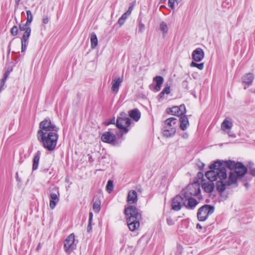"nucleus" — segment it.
Masks as SVG:
<instances>
[{
  "mask_svg": "<svg viewBox=\"0 0 255 255\" xmlns=\"http://www.w3.org/2000/svg\"><path fill=\"white\" fill-rule=\"evenodd\" d=\"M132 10V6H129L128 10L126 12V13H127L128 15H129L131 14V11Z\"/></svg>",
  "mask_w": 255,
  "mask_h": 255,
  "instance_id": "nucleus-46",
  "label": "nucleus"
},
{
  "mask_svg": "<svg viewBox=\"0 0 255 255\" xmlns=\"http://www.w3.org/2000/svg\"><path fill=\"white\" fill-rule=\"evenodd\" d=\"M138 200L137 193L135 190H130L127 197V202L129 204L136 203Z\"/></svg>",
  "mask_w": 255,
  "mask_h": 255,
  "instance_id": "nucleus-14",
  "label": "nucleus"
},
{
  "mask_svg": "<svg viewBox=\"0 0 255 255\" xmlns=\"http://www.w3.org/2000/svg\"><path fill=\"white\" fill-rule=\"evenodd\" d=\"M176 2L178 3L181 1V0H175Z\"/></svg>",
  "mask_w": 255,
  "mask_h": 255,
  "instance_id": "nucleus-61",
  "label": "nucleus"
},
{
  "mask_svg": "<svg viewBox=\"0 0 255 255\" xmlns=\"http://www.w3.org/2000/svg\"><path fill=\"white\" fill-rule=\"evenodd\" d=\"M219 180L216 182V189L219 192H222L226 189L228 183L224 182L223 180Z\"/></svg>",
  "mask_w": 255,
  "mask_h": 255,
  "instance_id": "nucleus-24",
  "label": "nucleus"
},
{
  "mask_svg": "<svg viewBox=\"0 0 255 255\" xmlns=\"http://www.w3.org/2000/svg\"><path fill=\"white\" fill-rule=\"evenodd\" d=\"M53 189L56 192H51L49 195L50 198L49 207L52 210L55 208L57 204L59 201V196L57 195V194H59L58 189L56 187H54Z\"/></svg>",
  "mask_w": 255,
  "mask_h": 255,
  "instance_id": "nucleus-11",
  "label": "nucleus"
},
{
  "mask_svg": "<svg viewBox=\"0 0 255 255\" xmlns=\"http://www.w3.org/2000/svg\"><path fill=\"white\" fill-rule=\"evenodd\" d=\"M113 181L111 180H108L106 186V189L108 192L109 193H111L113 190Z\"/></svg>",
  "mask_w": 255,
  "mask_h": 255,
  "instance_id": "nucleus-32",
  "label": "nucleus"
},
{
  "mask_svg": "<svg viewBox=\"0 0 255 255\" xmlns=\"http://www.w3.org/2000/svg\"><path fill=\"white\" fill-rule=\"evenodd\" d=\"M182 84L184 86H186V88H187V82L186 81H184L182 83Z\"/></svg>",
  "mask_w": 255,
  "mask_h": 255,
  "instance_id": "nucleus-55",
  "label": "nucleus"
},
{
  "mask_svg": "<svg viewBox=\"0 0 255 255\" xmlns=\"http://www.w3.org/2000/svg\"><path fill=\"white\" fill-rule=\"evenodd\" d=\"M209 167L210 170L205 173V176L209 181H214L218 179L223 180L227 178V170L224 166L223 161L216 160Z\"/></svg>",
  "mask_w": 255,
  "mask_h": 255,
  "instance_id": "nucleus-3",
  "label": "nucleus"
},
{
  "mask_svg": "<svg viewBox=\"0 0 255 255\" xmlns=\"http://www.w3.org/2000/svg\"><path fill=\"white\" fill-rule=\"evenodd\" d=\"M93 213L92 212L89 213V221H92V218H93Z\"/></svg>",
  "mask_w": 255,
  "mask_h": 255,
  "instance_id": "nucleus-54",
  "label": "nucleus"
},
{
  "mask_svg": "<svg viewBox=\"0 0 255 255\" xmlns=\"http://www.w3.org/2000/svg\"><path fill=\"white\" fill-rule=\"evenodd\" d=\"M250 174L253 176H255V167H251Z\"/></svg>",
  "mask_w": 255,
  "mask_h": 255,
  "instance_id": "nucleus-44",
  "label": "nucleus"
},
{
  "mask_svg": "<svg viewBox=\"0 0 255 255\" xmlns=\"http://www.w3.org/2000/svg\"><path fill=\"white\" fill-rule=\"evenodd\" d=\"M9 47H10V45L8 46V48H9L8 51V54L10 53V48H9Z\"/></svg>",
  "mask_w": 255,
  "mask_h": 255,
  "instance_id": "nucleus-60",
  "label": "nucleus"
},
{
  "mask_svg": "<svg viewBox=\"0 0 255 255\" xmlns=\"http://www.w3.org/2000/svg\"><path fill=\"white\" fill-rule=\"evenodd\" d=\"M41 152L38 150L34 154L33 159L32 170H35L38 168Z\"/></svg>",
  "mask_w": 255,
  "mask_h": 255,
  "instance_id": "nucleus-21",
  "label": "nucleus"
},
{
  "mask_svg": "<svg viewBox=\"0 0 255 255\" xmlns=\"http://www.w3.org/2000/svg\"><path fill=\"white\" fill-rule=\"evenodd\" d=\"M101 200L98 197L93 199V209L95 212L98 213L101 209Z\"/></svg>",
  "mask_w": 255,
  "mask_h": 255,
  "instance_id": "nucleus-23",
  "label": "nucleus"
},
{
  "mask_svg": "<svg viewBox=\"0 0 255 255\" xmlns=\"http://www.w3.org/2000/svg\"><path fill=\"white\" fill-rule=\"evenodd\" d=\"M128 113L130 117L136 122H137L140 118V113L137 109L129 111Z\"/></svg>",
  "mask_w": 255,
  "mask_h": 255,
  "instance_id": "nucleus-22",
  "label": "nucleus"
},
{
  "mask_svg": "<svg viewBox=\"0 0 255 255\" xmlns=\"http://www.w3.org/2000/svg\"><path fill=\"white\" fill-rule=\"evenodd\" d=\"M90 40L91 44V48L92 49H94L96 47V46L98 44V39L96 35L94 33H93L91 34Z\"/></svg>",
  "mask_w": 255,
  "mask_h": 255,
  "instance_id": "nucleus-28",
  "label": "nucleus"
},
{
  "mask_svg": "<svg viewBox=\"0 0 255 255\" xmlns=\"http://www.w3.org/2000/svg\"><path fill=\"white\" fill-rule=\"evenodd\" d=\"M128 14H127V13H124L122 15V16L121 17L123 19H124V20H125L127 18V17H128Z\"/></svg>",
  "mask_w": 255,
  "mask_h": 255,
  "instance_id": "nucleus-49",
  "label": "nucleus"
},
{
  "mask_svg": "<svg viewBox=\"0 0 255 255\" xmlns=\"http://www.w3.org/2000/svg\"><path fill=\"white\" fill-rule=\"evenodd\" d=\"M175 0H168V6L170 7L171 8H174V2Z\"/></svg>",
  "mask_w": 255,
  "mask_h": 255,
  "instance_id": "nucleus-39",
  "label": "nucleus"
},
{
  "mask_svg": "<svg viewBox=\"0 0 255 255\" xmlns=\"http://www.w3.org/2000/svg\"><path fill=\"white\" fill-rule=\"evenodd\" d=\"M254 79V76L252 73H249L242 77V81L244 83L250 86L252 85L253 81Z\"/></svg>",
  "mask_w": 255,
  "mask_h": 255,
  "instance_id": "nucleus-19",
  "label": "nucleus"
},
{
  "mask_svg": "<svg viewBox=\"0 0 255 255\" xmlns=\"http://www.w3.org/2000/svg\"><path fill=\"white\" fill-rule=\"evenodd\" d=\"M16 179H17V180L19 181L18 173L17 172L16 173Z\"/></svg>",
  "mask_w": 255,
  "mask_h": 255,
  "instance_id": "nucleus-59",
  "label": "nucleus"
},
{
  "mask_svg": "<svg viewBox=\"0 0 255 255\" xmlns=\"http://www.w3.org/2000/svg\"><path fill=\"white\" fill-rule=\"evenodd\" d=\"M115 118H113L109 122H108L107 123V125H109L110 124H115Z\"/></svg>",
  "mask_w": 255,
  "mask_h": 255,
  "instance_id": "nucleus-47",
  "label": "nucleus"
},
{
  "mask_svg": "<svg viewBox=\"0 0 255 255\" xmlns=\"http://www.w3.org/2000/svg\"><path fill=\"white\" fill-rule=\"evenodd\" d=\"M227 132L228 133L229 136L230 137H231L232 138H235L236 137V134L235 133H233L232 132L227 131Z\"/></svg>",
  "mask_w": 255,
  "mask_h": 255,
  "instance_id": "nucleus-43",
  "label": "nucleus"
},
{
  "mask_svg": "<svg viewBox=\"0 0 255 255\" xmlns=\"http://www.w3.org/2000/svg\"><path fill=\"white\" fill-rule=\"evenodd\" d=\"M153 81L156 82V85L154 86V90L156 92L159 91L161 89V86L163 83V78L161 76H156L153 78Z\"/></svg>",
  "mask_w": 255,
  "mask_h": 255,
  "instance_id": "nucleus-20",
  "label": "nucleus"
},
{
  "mask_svg": "<svg viewBox=\"0 0 255 255\" xmlns=\"http://www.w3.org/2000/svg\"><path fill=\"white\" fill-rule=\"evenodd\" d=\"M118 119H122L123 123L127 126H130L131 123V120L127 117V115L125 113H121V117L118 118Z\"/></svg>",
  "mask_w": 255,
  "mask_h": 255,
  "instance_id": "nucleus-26",
  "label": "nucleus"
},
{
  "mask_svg": "<svg viewBox=\"0 0 255 255\" xmlns=\"http://www.w3.org/2000/svg\"><path fill=\"white\" fill-rule=\"evenodd\" d=\"M26 14H27V19H30V20H32L33 16H32L31 11L30 10H28L26 11Z\"/></svg>",
  "mask_w": 255,
  "mask_h": 255,
  "instance_id": "nucleus-37",
  "label": "nucleus"
},
{
  "mask_svg": "<svg viewBox=\"0 0 255 255\" xmlns=\"http://www.w3.org/2000/svg\"><path fill=\"white\" fill-rule=\"evenodd\" d=\"M75 236L73 233L69 235L64 241V248L65 252L70 255L76 247V245L74 244Z\"/></svg>",
  "mask_w": 255,
  "mask_h": 255,
  "instance_id": "nucleus-9",
  "label": "nucleus"
},
{
  "mask_svg": "<svg viewBox=\"0 0 255 255\" xmlns=\"http://www.w3.org/2000/svg\"><path fill=\"white\" fill-rule=\"evenodd\" d=\"M233 123L231 119L226 118L221 125V128L223 130L227 132V130L231 129Z\"/></svg>",
  "mask_w": 255,
  "mask_h": 255,
  "instance_id": "nucleus-18",
  "label": "nucleus"
},
{
  "mask_svg": "<svg viewBox=\"0 0 255 255\" xmlns=\"http://www.w3.org/2000/svg\"><path fill=\"white\" fill-rule=\"evenodd\" d=\"M21 52H24L26 49L28 41H23L21 40Z\"/></svg>",
  "mask_w": 255,
  "mask_h": 255,
  "instance_id": "nucleus-36",
  "label": "nucleus"
},
{
  "mask_svg": "<svg viewBox=\"0 0 255 255\" xmlns=\"http://www.w3.org/2000/svg\"><path fill=\"white\" fill-rule=\"evenodd\" d=\"M123 78L118 77L115 78L113 80L112 82V91L115 93H117L119 90V87L123 82Z\"/></svg>",
  "mask_w": 255,
  "mask_h": 255,
  "instance_id": "nucleus-15",
  "label": "nucleus"
},
{
  "mask_svg": "<svg viewBox=\"0 0 255 255\" xmlns=\"http://www.w3.org/2000/svg\"><path fill=\"white\" fill-rule=\"evenodd\" d=\"M160 29L163 32V35L167 33L168 31V27L166 23L164 22H162L160 24Z\"/></svg>",
  "mask_w": 255,
  "mask_h": 255,
  "instance_id": "nucleus-33",
  "label": "nucleus"
},
{
  "mask_svg": "<svg viewBox=\"0 0 255 255\" xmlns=\"http://www.w3.org/2000/svg\"><path fill=\"white\" fill-rule=\"evenodd\" d=\"M31 33V28H28L26 29V30L24 31L23 36L21 38V40H23V41H28V40L29 39V37Z\"/></svg>",
  "mask_w": 255,
  "mask_h": 255,
  "instance_id": "nucleus-29",
  "label": "nucleus"
},
{
  "mask_svg": "<svg viewBox=\"0 0 255 255\" xmlns=\"http://www.w3.org/2000/svg\"><path fill=\"white\" fill-rule=\"evenodd\" d=\"M225 168L228 167L230 170L235 169L234 172L238 177H243L247 172V168L241 162H237L231 160L223 161Z\"/></svg>",
  "mask_w": 255,
  "mask_h": 255,
  "instance_id": "nucleus-7",
  "label": "nucleus"
},
{
  "mask_svg": "<svg viewBox=\"0 0 255 255\" xmlns=\"http://www.w3.org/2000/svg\"><path fill=\"white\" fill-rule=\"evenodd\" d=\"M124 213L127 216L126 221L129 229L132 232L137 230L142 218L141 212L135 206L130 205L125 208Z\"/></svg>",
  "mask_w": 255,
  "mask_h": 255,
  "instance_id": "nucleus-2",
  "label": "nucleus"
},
{
  "mask_svg": "<svg viewBox=\"0 0 255 255\" xmlns=\"http://www.w3.org/2000/svg\"><path fill=\"white\" fill-rule=\"evenodd\" d=\"M164 95L165 94L163 92H161L160 93V94H159V95H158V97H159V99L163 98V97L164 96Z\"/></svg>",
  "mask_w": 255,
  "mask_h": 255,
  "instance_id": "nucleus-53",
  "label": "nucleus"
},
{
  "mask_svg": "<svg viewBox=\"0 0 255 255\" xmlns=\"http://www.w3.org/2000/svg\"><path fill=\"white\" fill-rule=\"evenodd\" d=\"M125 21V20H124L121 17H120L118 20V23L120 26H122L124 24Z\"/></svg>",
  "mask_w": 255,
  "mask_h": 255,
  "instance_id": "nucleus-42",
  "label": "nucleus"
},
{
  "mask_svg": "<svg viewBox=\"0 0 255 255\" xmlns=\"http://www.w3.org/2000/svg\"><path fill=\"white\" fill-rule=\"evenodd\" d=\"M4 83H5V81L1 80V82H0V89H2V87L4 86Z\"/></svg>",
  "mask_w": 255,
  "mask_h": 255,
  "instance_id": "nucleus-52",
  "label": "nucleus"
},
{
  "mask_svg": "<svg viewBox=\"0 0 255 255\" xmlns=\"http://www.w3.org/2000/svg\"><path fill=\"white\" fill-rule=\"evenodd\" d=\"M237 177H239L237 175V174H236L234 171H231L228 179V185L236 183L237 181Z\"/></svg>",
  "mask_w": 255,
  "mask_h": 255,
  "instance_id": "nucleus-25",
  "label": "nucleus"
},
{
  "mask_svg": "<svg viewBox=\"0 0 255 255\" xmlns=\"http://www.w3.org/2000/svg\"><path fill=\"white\" fill-rule=\"evenodd\" d=\"M183 136V137L184 138H187V137H188V134H186V133H184V134L183 135V136Z\"/></svg>",
  "mask_w": 255,
  "mask_h": 255,
  "instance_id": "nucleus-58",
  "label": "nucleus"
},
{
  "mask_svg": "<svg viewBox=\"0 0 255 255\" xmlns=\"http://www.w3.org/2000/svg\"><path fill=\"white\" fill-rule=\"evenodd\" d=\"M202 187L206 192L211 193L214 189L215 185L213 181H208V182H203Z\"/></svg>",
  "mask_w": 255,
  "mask_h": 255,
  "instance_id": "nucleus-17",
  "label": "nucleus"
},
{
  "mask_svg": "<svg viewBox=\"0 0 255 255\" xmlns=\"http://www.w3.org/2000/svg\"><path fill=\"white\" fill-rule=\"evenodd\" d=\"M215 210V208L211 205H204L200 207L197 212V218L200 221H205L212 214Z\"/></svg>",
  "mask_w": 255,
  "mask_h": 255,
  "instance_id": "nucleus-8",
  "label": "nucleus"
},
{
  "mask_svg": "<svg viewBox=\"0 0 255 255\" xmlns=\"http://www.w3.org/2000/svg\"><path fill=\"white\" fill-rule=\"evenodd\" d=\"M138 31L139 33H142L145 30V25L141 22V18L138 17Z\"/></svg>",
  "mask_w": 255,
  "mask_h": 255,
  "instance_id": "nucleus-31",
  "label": "nucleus"
},
{
  "mask_svg": "<svg viewBox=\"0 0 255 255\" xmlns=\"http://www.w3.org/2000/svg\"><path fill=\"white\" fill-rule=\"evenodd\" d=\"M59 128L54 124L52 123L50 119L47 118L41 121L39 124V128L37 131V135L48 133V132H58Z\"/></svg>",
  "mask_w": 255,
  "mask_h": 255,
  "instance_id": "nucleus-6",
  "label": "nucleus"
},
{
  "mask_svg": "<svg viewBox=\"0 0 255 255\" xmlns=\"http://www.w3.org/2000/svg\"><path fill=\"white\" fill-rule=\"evenodd\" d=\"M89 161L90 162H92L93 161V159L92 157V156H90L89 157Z\"/></svg>",
  "mask_w": 255,
  "mask_h": 255,
  "instance_id": "nucleus-56",
  "label": "nucleus"
},
{
  "mask_svg": "<svg viewBox=\"0 0 255 255\" xmlns=\"http://www.w3.org/2000/svg\"><path fill=\"white\" fill-rule=\"evenodd\" d=\"M190 66L192 67H196L198 69L202 70L203 69L204 64L203 63L198 64L195 61H192L190 64Z\"/></svg>",
  "mask_w": 255,
  "mask_h": 255,
  "instance_id": "nucleus-30",
  "label": "nucleus"
},
{
  "mask_svg": "<svg viewBox=\"0 0 255 255\" xmlns=\"http://www.w3.org/2000/svg\"><path fill=\"white\" fill-rule=\"evenodd\" d=\"M116 135L110 131L104 132L101 136V139L104 142L111 143L115 141Z\"/></svg>",
  "mask_w": 255,
  "mask_h": 255,
  "instance_id": "nucleus-13",
  "label": "nucleus"
},
{
  "mask_svg": "<svg viewBox=\"0 0 255 255\" xmlns=\"http://www.w3.org/2000/svg\"><path fill=\"white\" fill-rule=\"evenodd\" d=\"M166 220H167V224L169 225H172L174 223L173 221L170 218H167Z\"/></svg>",
  "mask_w": 255,
  "mask_h": 255,
  "instance_id": "nucleus-41",
  "label": "nucleus"
},
{
  "mask_svg": "<svg viewBox=\"0 0 255 255\" xmlns=\"http://www.w3.org/2000/svg\"><path fill=\"white\" fill-rule=\"evenodd\" d=\"M10 33L13 36H16L18 34V28L16 26H13L10 30Z\"/></svg>",
  "mask_w": 255,
  "mask_h": 255,
  "instance_id": "nucleus-34",
  "label": "nucleus"
},
{
  "mask_svg": "<svg viewBox=\"0 0 255 255\" xmlns=\"http://www.w3.org/2000/svg\"><path fill=\"white\" fill-rule=\"evenodd\" d=\"M42 21L44 23L46 24L48 22L49 19L48 17H45L43 19Z\"/></svg>",
  "mask_w": 255,
  "mask_h": 255,
  "instance_id": "nucleus-51",
  "label": "nucleus"
},
{
  "mask_svg": "<svg viewBox=\"0 0 255 255\" xmlns=\"http://www.w3.org/2000/svg\"><path fill=\"white\" fill-rule=\"evenodd\" d=\"M92 221H88V225L87 226V232L90 233L92 230Z\"/></svg>",
  "mask_w": 255,
  "mask_h": 255,
  "instance_id": "nucleus-40",
  "label": "nucleus"
},
{
  "mask_svg": "<svg viewBox=\"0 0 255 255\" xmlns=\"http://www.w3.org/2000/svg\"><path fill=\"white\" fill-rule=\"evenodd\" d=\"M163 92L164 94L168 95L170 93V87L169 85L167 84L165 88L162 90L161 91Z\"/></svg>",
  "mask_w": 255,
  "mask_h": 255,
  "instance_id": "nucleus-35",
  "label": "nucleus"
},
{
  "mask_svg": "<svg viewBox=\"0 0 255 255\" xmlns=\"http://www.w3.org/2000/svg\"><path fill=\"white\" fill-rule=\"evenodd\" d=\"M192 59L196 62H200L204 57V52L201 48H196L192 54Z\"/></svg>",
  "mask_w": 255,
  "mask_h": 255,
  "instance_id": "nucleus-12",
  "label": "nucleus"
},
{
  "mask_svg": "<svg viewBox=\"0 0 255 255\" xmlns=\"http://www.w3.org/2000/svg\"><path fill=\"white\" fill-rule=\"evenodd\" d=\"M38 140L43 147L49 151L54 150L57 145L59 135L58 132H48V133L37 135Z\"/></svg>",
  "mask_w": 255,
  "mask_h": 255,
  "instance_id": "nucleus-4",
  "label": "nucleus"
},
{
  "mask_svg": "<svg viewBox=\"0 0 255 255\" xmlns=\"http://www.w3.org/2000/svg\"><path fill=\"white\" fill-rule=\"evenodd\" d=\"M177 125V120L176 118L172 117L166 119L164 121L162 129L163 136L166 137L173 136L176 133Z\"/></svg>",
  "mask_w": 255,
  "mask_h": 255,
  "instance_id": "nucleus-5",
  "label": "nucleus"
},
{
  "mask_svg": "<svg viewBox=\"0 0 255 255\" xmlns=\"http://www.w3.org/2000/svg\"><path fill=\"white\" fill-rule=\"evenodd\" d=\"M179 122L180 128L182 130H185L189 125L188 119L185 114L180 116Z\"/></svg>",
  "mask_w": 255,
  "mask_h": 255,
  "instance_id": "nucleus-16",
  "label": "nucleus"
},
{
  "mask_svg": "<svg viewBox=\"0 0 255 255\" xmlns=\"http://www.w3.org/2000/svg\"><path fill=\"white\" fill-rule=\"evenodd\" d=\"M196 227H197V229H198V228H199V229H202V226H201V225H200V224H197V225H196Z\"/></svg>",
  "mask_w": 255,
  "mask_h": 255,
  "instance_id": "nucleus-57",
  "label": "nucleus"
},
{
  "mask_svg": "<svg viewBox=\"0 0 255 255\" xmlns=\"http://www.w3.org/2000/svg\"><path fill=\"white\" fill-rule=\"evenodd\" d=\"M166 112L168 114L176 116H181L186 113V109L184 104H181L179 106H173L171 108H167Z\"/></svg>",
  "mask_w": 255,
  "mask_h": 255,
  "instance_id": "nucleus-10",
  "label": "nucleus"
},
{
  "mask_svg": "<svg viewBox=\"0 0 255 255\" xmlns=\"http://www.w3.org/2000/svg\"><path fill=\"white\" fill-rule=\"evenodd\" d=\"M122 121L123 120L122 119H117L116 121V127L118 128L122 129L123 130H124L125 133H127L128 132V130L126 127L124 126V124L123 123Z\"/></svg>",
  "mask_w": 255,
  "mask_h": 255,
  "instance_id": "nucleus-27",
  "label": "nucleus"
},
{
  "mask_svg": "<svg viewBox=\"0 0 255 255\" xmlns=\"http://www.w3.org/2000/svg\"><path fill=\"white\" fill-rule=\"evenodd\" d=\"M247 89V87H244V89Z\"/></svg>",
  "mask_w": 255,
  "mask_h": 255,
  "instance_id": "nucleus-62",
  "label": "nucleus"
},
{
  "mask_svg": "<svg viewBox=\"0 0 255 255\" xmlns=\"http://www.w3.org/2000/svg\"><path fill=\"white\" fill-rule=\"evenodd\" d=\"M9 74V72L6 71L3 75V77L2 78L1 80H3V81H5L6 80L7 76H8V75Z\"/></svg>",
  "mask_w": 255,
  "mask_h": 255,
  "instance_id": "nucleus-45",
  "label": "nucleus"
},
{
  "mask_svg": "<svg viewBox=\"0 0 255 255\" xmlns=\"http://www.w3.org/2000/svg\"><path fill=\"white\" fill-rule=\"evenodd\" d=\"M198 166H199V168L202 170L204 168L205 164L203 163L200 162L198 164Z\"/></svg>",
  "mask_w": 255,
  "mask_h": 255,
  "instance_id": "nucleus-48",
  "label": "nucleus"
},
{
  "mask_svg": "<svg viewBox=\"0 0 255 255\" xmlns=\"http://www.w3.org/2000/svg\"><path fill=\"white\" fill-rule=\"evenodd\" d=\"M32 20L30 19H27L26 23L24 24L26 26H30V25Z\"/></svg>",
  "mask_w": 255,
  "mask_h": 255,
  "instance_id": "nucleus-50",
  "label": "nucleus"
},
{
  "mask_svg": "<svg viewBox=\"0 0 255 255\" xmlns=\"http://www.w3.org/2000/svg\"><path fill=\"white\" fill-rule=\"evenodd\" d=\"M19 29L20 31H25L27 28H30V26H26L25 24H19Z\"/></svg>",
  "mask_w": 255,
  "mask_h": 255,
  "instance_id": "nucleus-38",
  "label": "nucleus"
},
{
  "mask_svg": "<svg viewBox=\"0 0 255 255\" xmlns=\"http://www.w3.org/2000/svg\"><path fill=\"white\" fill-rule=\"evenodd\" d=\"M200 193V185L194 182L189 184L181 191L180 194L173 198L171 203L172 209L174 211H179L182 206L187 209L193 210L198 205V201L192 196H197Z\"/></svg>",
  "mask_w": 255,
  "mask_h": 255,
  "instance_id": "nucleus-1",
  "label": "nucleus"
}]
</instances>
